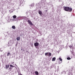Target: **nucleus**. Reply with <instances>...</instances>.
<instances>
[{
  "mask_svg": "<svg viewBox=\"0 0 75 75\" xmlns=\"http://www.w3.org/2000/svg\"><path fill=\"white\" fill-rule=\"evenodd\" d=\"M64 10L66 11H68L69 12L71 11L72 10V8H70L68 7H66L64 8Z\"/></svg>",
  "mask_w": 75,
  "mask_h": 75,
  "instance_id": "1",
  "label": "nucleus"
},
{
  "mask_svg": "<svg viewBox=\"0 0 75 75\" xmlns=\"http://www.w3.org/2000/svg\"><path fill=\"white\" fill-rule=\"evenodd\" d=\"M28 23L30 25H33V24L31 21H30V20H28Z\"/></svg>",
  "mask_w": 75,
  "mask_h": 75,
  "instance_id": "2",
  "label": "nucleus"
},
{
  "mask_svg": "<svg viewBox=\"0 0 75 75\" xmlns=\"http://www.w3.org/2000/svg\"><path fill=\"white\" fill-rule=\"evenodd\" d=\"M39 45V43L38 42H36L34 44V45L35 47H37Z\"/></svg>",
  "mask_w": 75,
  "mask_h": 75,
  "instance_id": "3",
  "label": "nucleus"
},
{
  "mask_svg": "<svg viewBox=\"0 0 75 75\" xmlns=\"http://www.w3.org/2000/svg\"><path fill=\"white\" fill-rule=\"evenodd\" d=\"M9 67V65H8L7 64H6L5 65V68L6 69H7Z\"/></svg>",
  "mask_w": 75,
  "mask_h": 75,
  "instance_id": "4",
  "label": "nucleus"
},
{
  "mask_svg": "<svg viewBox=\"0 0 75 75\" xmlns=\"http://www.w3.org/2000/svg\"><path fill=\"white\" fill-rule=\"evenodd\" d=\"M38 13H39V14L41 16V15H42V12L41 11H38Z\"/></svg>",
  "mask_w": 75,
  "mask_h": 75,
  "instance_id": "5",
  "label": "nucleus"
},
{
  "mask_svg": "<svg viewBox=\"0 0 75 75\" xmlns=\"http://www.w3.org/2000/svg\"><path fill=\"white\" fill-rule=\"evenodd\" d=\"M20 37H18L17 38H16V40L18 41H19V40H20Z\"/></svg>",
  "mask_w": 75,
  "mask_h": 75,
  "instance_id": "6",
  "label": "nucleus"
},
{
  "mask_svg": "<svg viewBox=\"0 0 75 75\" xmlns=\"http://www.w3.org/2000/svg\"><path fill=\"white\" fill-rule=\"evenodd\" d=\"M59 61H60L62 62V59H61V57H60L59 58Z\"/></svg>",
  "mask_w": 75,
  "mask_h": 75,
  "instance_id": "7",
  "label": "nucleus"
},
{
  "mask_svg": "<svg viewBox=\"0 0 75 75\" xmlns=\"http://www.w3.org/2000/svg\"><path fill=\"white\" fill-rule=\"evenodd\" d=\"M55 59H56V58L55 57H54L52 58V61H55Z\"/></svg>",
  "mask_w": 75,
  "mask_h": 75,
  "instance_id": "8",
  "label": "nucleus"
},
{
  "mask_svg": "<svg viewBox=\"0 0 75 75\" xmlns=\"http://www.w3.org/2000/svg\"><path fill=\"white\" fill-rule=\"evenodd\" d=\"M12 28L13 29H16V27L15 26H13L12 27Z\"/></svg>",
  "mask_w": 75,
  "mask_h": 75,
  "instance_id": "9",
  "label": "nucleus"
},
{
  "mask_svg": "<svg viewBox=\"0 0 75 75\" xmlns=\"http://www.w3.org/2000/svg\"><path fill=\"white\" fill-rule=\"evenodd\" d=\"M48 54L49 56H50H50H51V53L50 52H48Z\"/></svg>",
  "mask_w": 75,
  "mask_h": 75,
  "instance_id": "10",
  "label": "nucleus"
},
{
  "mask_svg": "<svg viewBox=\"0 0 75 75\" xmlns=\"http://www.w3.org/2000/svg\"><path fill=\"white\" fill-rule=\"evenodd\" d=\"M35 73L37 75H38V71H36L35 72Z\"/></svg>",
  "mask_w": 75,
  "mask_h": 75,
  "instance_id": "11",
  "label": "nucleus"
},
{
  "mask_svg": "<svg viewBox=\"0 0 75 75\" xmlns=\"http://www.w3.org/2000/svg\"><path fill=\"white\" fill-rule=\"evenodd\" d=\"M17 17V16L16 15H14L13 16V18H16Z\"/></svg>",
  "mask_w": 75,
  "mask_h": 75,
  "instance_id": "12",
  "label": "nucleus"
},
{
  "mask_svg": "<svg viewBox=\"0 0 75 75\" xmlns=\"http://www.w3.org/2000/svg\"><path fill=\"white\" fill-rule=\"evenodd\" d=\"M10 55H11V54H10V53L8 52L7 55V56H10Z\"/></svg>",
  "mask_w": 75,
  "mask_h": 75,
  "instance_id": "13",
  "label": "nucleus"
},
{
  "mask_svg": "<svg viewBox=\"0 0 75 75\" xmlns=\"http://www.w3.org/2000/svg\"><path fill=\"white\" fill-rule=\"evenodd\" d=\"M48 52L46 53H45V56H46V55H48Z\"/></svg>",
  "mask_w": 75,
  "mask_h": 75,
  "instance_id": "14",
  "label": "nucleus"
},
{
  "mask_svg": "<svg viewBox=\"0 0 75 75\" xmlns=\"http://www.w3.org/2000/svg\"><path fill=\"white\" fill-rule=\"evenodd\" d=\"M67 59L68 60H69L70 59H71V58L70 57H68L67 58Z\"/></svg>",
  "mask_w": 75,
  "mask_h": 75,
  "instance_id": "15",
  "label": "nucleus"
},
{
  "mask_svg": "<svg viewBox=\"0 0 75 75\" xmlns=\"http://www.w3.org/2000/svg\"><path fill=\"white\" fill-rule=\"evenodd\" d=\"M12 21H14V20H15V19H12L11 20Z\"/></svg>",
  "mask_w": 75,
  "mask_h": 75,
  "instance_id": "16",
  "label": "nucleus"
},
{
  "mask_svg": "<svg viewBox=\"0 0 75 75\" xmlns=\"http://www.w3.org/2000/svg\"><path fill=\"white\" fill-rule=\"evenodd\" d=\"M10 67H14V66H13L12 65H10Z\"/></svg>",
  "mask_w": 75,
  "mask_h": 75,
  "instance_id": "17",
  "label": "nucleus"
},
{
  "mask_svg": "<svg viewBox=\"0 0 75 75\" xmlns=\"http://www.w3.org/2000/svg\"><path fill=\"white\" fill-rule=\"evenodd\" d=\"M62 74V73H61V74Z\"/></svg>",
  "mask_w": 75,
  "mask_h": 75,
  "instance_id": "18",
  "label": "nucleus"
},
{
  "mask_svg": "<svg viewBox=\"0 0 75 75\" xmlns=\"http://www.w3.org/2000/svg\"><path fill=\"white\" fill-rule=\"evenodd\" d=\"M57 60H58V59H57Z\"/></svg>",
  "mask_w": 75,
  "mask_h": 75,
  "instance_id": "19",
  "label": "nucleus"
},
{
  "mask_svg": "<svg viewBox=\"0 0 75 75\" xmlns=\"http://www.w3.org/2000/svg\"><path fill=\"white\" fill-rule=\"evenodd\" d=\"M9 69H10V68H9Z\"/></svg>",
  "mask_w": 75,
  "mask_h": 75,
  "instance_id": "20",
  "label": "nucleus"
}]
</instances>
